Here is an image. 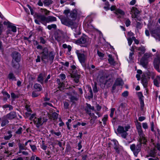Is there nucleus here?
<instances>
[{
    "mask_svg": "<svg viewBox=\"0 0 160 160\" xmlns=\"http://www.w3.org/2000/svg\"><path fill=\"white\" fill-rule=\"evenodd\" d=\"M41 54V60L44 63L46 64L49 62L51 64L53 62L55 55L54 52L51 51L48 53V48H44L43 49Z\"/></svg>",
    "mask_w": 160,
    "mask_h": 160,
    "instance_id": "nucleus-1",
    "label": "nucleus"
},
{
    "mask_svg": "<svg viewBox=\"0 0 160 160\" xmlns=\"http://www.w3.org/2000/svg\"><path fill=\"white\" fill-rule=\"evenodd\" d=\"M61 21L63 24L70 27L72 29H76L78 27L77 24L73 22L72 20L70 19L68 17H63L61 19Z\"/></svg>",
    "mask_w": 160,
    "mask_h": 160,
    "instance_id": "nucleus-2",
    "label": "nucleus"
},
{
    "mask_svg": "<svg viewBox=\"0 0 160 160\" xmlns=\"http://www.w3.org/2000/svg\"><path fill=\"white\" fill-rule=\"evenodd\" d=\"M37 17L38 19H40V22L45 25L47 23L56 21L57 20L56 17L51 16L46 17L43 15H38Z\"/></svg>",
    "mask_w": 160,
    "mask_h": 160,
    "instance_id": "nucleus-3",
    "label": "nucleus"
},
{
    "mask_svg": "<svg viewBox=\"0 0 160 160\" xmlns=\"http://www.w3.org/2000/svg\"><path fill=\"white\" fill-rule=\"evenodd\" d=\"M130 128V126L128 125L123 127L121 126H119L117 131L118 133L120 134L121 136L123 138H126L127 136L128 135V133L127 132V131Z\"/></svg>",
    "mask_w": 160,
    "mask_h": 160,
    "instance_id": "nucleus-4",
    "label": "nucleus"
},
{
    "mask_svg": "<svg viewBox=\"0 0 160 160\" xmlns=\"http://www.w3.org/2000/svg\"><path fill=\"white\" fill-rule=\"evenodd\" d=\"M75 43L84 47H87L89 44L88 41V38L86 36H82L80 39L76 40Z\"/></svg>",
    "mask_w": 160,
    "mask_h": 160,
    "instance_id": "nucleus-5",
    "label": "nucleus"
},
{
    "mask_svg": "<svg viewBox=\"0 0 160 160\" xmlns=\"http://www.w3.org/2000/svg\"><path fill=\"white\" fill-rule=\"evenodd\" d=\"M142 143L140 142L139 144L136 145L134 144L130 145V148L136 157L137 156L138 152L141 150Z\"/></svg>",
    "mask_w": 160,
    "mask_h": 160,
    "instance_id": "nucleus-6",
    "label": "nucleus"
},
{
    "mask_svg": "<svg viewBox=\"0 0 160 160\" xmlns=\"http://www.w3.org/2000/svg\"><path fill=\"white\" fill-rule=\"evenodd\" d=\"M48 119L45 118H35L33 120V122L34 124L36 125V127L39 128L40 126L42 125L43 124L47 122Z\"/></svg>",
    "mask_w": 160,
    "mask_h": 160,
    "instance_id": "nucleus-7",
    "label": "nucleus"
},
{
    "mask_svg": "<svg viewBox=\"0 0 160 160\" xmlns=\"http://www.w3.org/2000/svg\"><path fill=\"white\" fill-rule=\"evenodd\" d=\"M76 52L79 61L81 63H84L87 59V55L80 52L79 51L77 50Z\"/></svg>",
    "mask_w": 160,
    "mask_h": 160,
    "instance_id": "nucleus-8",
    "label": "nucleus"
},
{
    "mask_svg": "<svg viewBox=\"0 0 160 160\" xmlns=\"http://www.w3.org/2000/svg\"><path fill=\"white\" fill-rule=\"evenodd\" d=\"M151 34L156 39L160 41V27L153 29L151 32Z\"/></svg>",
    "mask_w": 160,
    "mask_h": 160,
    "instance_id": "nucleus-9",
    "label": "nucleus"
},
{
    "mask_svg": "<svg viewBox=\"0 0 160 160\" xmlns=\"http://www.w3.org/2000/svg\"><path fill=\"white\" fill-rule=\"evenodd\" d=\"M138 132L139 137V142L141 143L145 144L147 140L142 130L138 131Z\"/></svg>",
    "mask_w": 160,
    "mask_h": 160,
    "instance_id": "nucleus-10",
    "label": "nucleus"
},
{
    "mask_svg": "<svg viewBox=\"0 0 160 160\" xmlns=\"http://www.w3.org/2000/svg\"><path fill=\"white\" fill-rule=\"evenodd\" d=\"M159 55H160V53H159ZM153 64L154 68L158 72H160V69L159 68L160 58L158 57H157V58H155L154 60Z\"/></svg>",
    "mask_w": 160,
    "mask_h": 160,
    "instance_id": "nucleus-11",
    "label": "nucleus"
},
{
    "mask_svg": "<svg viewBox=\"0 0 160 160\" xmlns=\"http://www.w3.org/2000/svg\"><path fill=\"white\" fill-rule=\"evenodd\" d=\"M135 49L137 51H139L138 52V56L139 57H140L142 54H143L146 51L145 47L143 46H141L138 47H135Z\"/></svg>",
    "mask_w": 160,
    "mask_h": 160,
    "instance_id": "nucleus-12",
    "label": "nucleus"
},
{
    "mask_svg": "<svg viewBox=\"0 0 160 160\" xmlns=\"http://www.w3.org/2000/svg\"><path fill=\"white\" fill-rule=\"evenodd\" d=\"M8 28V30L6 32V33L7 35H8L9 34H11V32H15L17 31L16 27L13 25L12 23L11 25H9Z\"/></svg>",
    "mask_w": 160,
    "mask_h": 160,
    "instance_id": "nucleus-13",
    "label": "nucleus"
},
{
    "mask_svg": "<svg viewBox=\"0 0 160 160\" xmlns=\"http://www.w3.org/2000/svg\"><path fill=\"white\" fill-rule=\"evenodd\" d=\"M11 56L12 58V60L15 61H20L21 60V55L17 52H14L11 54Z\"/></svg>",
    "mask_w": 160,
    "mask_h": 160,
    "instance_id": "nucleus-14",
    "label": "nucleus"
},
{
    "mask_svg": "<svg viewBox=\"0 0 160 160\" xmlns=\"http://www.w3.org/2000/svg\"><path fill=\"white\" fill-rule=\"evenodd\" d=\"M7 118L12 120L16 118V113L15 112H11L5 116Z\"/></svg>",
    "mask_w": 160,
    "mask_h": 160,
    "instance_id": "nucleus-15",
    "label": "nucleus"
},
{
    "mask_svg": "<svg viewBox=\"0 0 160 160\" xmlns=\"http://www.w3.org/2000/svg\"><path fill=\"white\" fill-rule=\"evenodd\" d=\"M91 110H94V108L93 106H91L90 104L86 103V106L85 108V110L87 114H88L91 112Z\"/></svg>",
    "mask_w": 160,
    "mask_h": 160,
    "instance_id": "nucleus-16",
    "label": "nucleus"
},
{
    "mask_svg": "<svg viewBox=\"0 0 160 160\" xmlns=\"http://www.w3.org/2000/svg\"><path fill=\"white\" fill-rule=\"evenodd\" d=\"M77 12L76 10L74 9L72 11L70 14V17L72 18L73 21L76 20L77 18Z\"/></svg>",
    "mask_w": 160,
    "mask_h": 160,
    "instance_id": "nucleus-17",
    "label": "nucleus"
},
{
    "mask_svg": "<svg viewBox=\"0 0 160 160\" xmlns=\"http://www.w3.org/2000/svg\"><path fill=\"white\" fill-rule=\"evenodd\" d=\"M20 61H15L14 60H12L11 65L12 67L15 69H17L19 68V62Z\"/></svg>",
    "mask_w": 160,
    "mask_h": 160,
    "instance_id": "nucleus-18",
    "label": "nucleus"
},
{
    "mask_svg": "<svg viewBox=\"0 0 160 160\" xmlns=\"http://www.w3.org/2000/svg\"><path fill=\"white\" fill-rule=\"evenodd\" d=\"M5 116H4L2 118L1 126L2 127H4L8 124L9 122Z\"/></svg>",
    "mask_w": 160,
    "mask_h": 160,
    "instance_id": "nucleus-19",
    "label": "nucleus"
},
{
    "mask_svg": "<svg viewBox=\"0 0 160 160\" xmlns=\"http://www.w3.org/2000/svg\"><path fill=\"white\" fill-rule=\"evenodd\" d=\"M140 63L143 67L146 68L148 65V61L147 60L142 58L140 61Z\"/></svg>",
    "mask_w": 160,
    "mask_h": 160,
    "instance_id": "nucleus-20",
    "label": "nucleus"
},
{
    "mask_svg": "<svg viewBox=\"0 0 160 160\" xmlns=\"http://www.w3.org/2000/svg\"><path fill=\"white\" fill-rule=\"evenodd\" d=\"M25 108L28 112L25 113V115L27 117H29L31 115L32 112V110L30 108V106L26 104L25 106Z\"/></svg>",
    "mask_w": 160,
    "mask_h": 160,
    "instance_id": "nucleus-21",
    "label": "nucleus"
},
{
    "mask_svg": "<svg viewBox=\"0 0 160 160\" xmlns=\"http://www.w3.org/2000/svg\"><path fill=\"white\" fill-rule=\"evenodd\" d=\"M71 77L74 78L75 82L78 83L79 82V76L77 74H71Z\"/></svg>",
    "mask_w": 160,
    "mask_h": 160,
    "instance_id": "nucleus-22",
    "label": "nucleus"
},
{
    "mask_svg": "<svg viewBox=\"0 0 160 160\" xmlns=\"http://www.w3.org/2000/svg\"><path fill=\"white\" fill-rule=\"evenodd\" d=\"M113 147L114 149L115 150L116 152L118 153L119 152V151L118 149L119 147L118 146V143L117 141L113 140Z\"/></svg>",
    "mask_w": 160,
    "mask_h": 160,
    "instance_id": "nucleus-23",
    "label": "nucleus"
},
{
    "mask_svg": "<svg viewBox=\"0 0 160 160\" xmlns=\"http://www.w3.org/2000/svg\"><path fill=\"white\" fill-rule=\"evenodd\" d=\"M154 84L157 87L159 86V84L160 83V76H157L156 78L154 80Z\"/></svg>",
    "mask_w": 160,
    "mask_h": 160,
    "instance_id": "nucleus-24",
    "label": "nucleus"
},
{
    "mask_svg": "<svg viewBox=\"0 0 160 160\" xmlns=\"http://www.w3.org/2000/svg\"><path fill=\"white\" fill-rule=\"evenodd\" d=\"M109 58L108 59L109 63L111 65H114L115 63V62L114 58H112V56L111 54L108 55Z\"/></svg>",
    "mask_w": 160,
    "mask_h": 160,
    "instance_id": "nucleus-25",
    "label": "nucleus"
},
{
    "mask_svg": "<svg viewBox=\"0 0 160 160\" xmlns=\"http://www.w3.org/2000/svg\"><path fill=\"white\" fill-rule=\"evenodd\" d=\"M45 76V74L40 73L38 76L37 78L38 81L40 82L41 84H42L43 82V78Z\"/></svg>",
    "mask_w": 160,
    "mask_h": 160,
    "instance_id": "nucleus-26",
    "label": "nucleus"
},
{
    "mask_svg": "<svg viewBox=\"0 0 160 160\" xmlns=\"http://www.w3.org/2000/svg\"><path fill=\"white\" fill-rule=\"evenodd\" d=\"M131 12L132 13H133L135 16V18H137L138 14L139 13V11L136 8L133 7L131 9Z\"/></svg>",
    "mask_w": 160,
    "mask_h": 160,
    "instance_id": "nucleus-27",
    "label": "nucleus"
},
{
    "mask_svg": "<svg viewBox=\"0 0 160 160\" xmlns=\"http://www.w3.org/2000/svg\"><path fill=\"white\" fill-rule=\"evenodd\" d=\"M145 75H142V83L144 86V87H145L147 86L148 82L147 79L146 78H145Z\"/></svg>",
    "mask_w": 160,
    "mask_h": 160,
    "instance_id": "nucleus-28",
    "label": "nucleus"
},
{
    "mask_svg": "<svg viewBox=\"0 0 160 160\" xmlns=\"http://www.w3.org/2000/svg\"><path fill=\"white\" fill-rule=\"evenodd\" d=\"M115 83L117 86H122L123 82L121 78H118L116 79Z\"/></svg>",
    "mask_w": 160,
    "mask_h": 160,
    "instance_id": "nucleus-29",
    "label": "nucleus"
},
{
    "mask_svg": "<svg viewBox=\"0 0 160 160\" xmlns=\"http://www.w3.org/2000/svg\"><path fill=\"white\" fill-rule=\"evenodd\" d=\"M114 12L116 14H120L122 16H124L125 14L123 11L119 8L116 9V11Z\"/></svg>",
    "mask_w": 160,
    "mask_h": 160,
    "instance_id": "nucleus-30",
    "label": "nucleus"
},
{
    "mask_svg": "<svg viewBox=\"0 0 160 160\" xmlns=\"http://www.w3.org/2000/svg\"><path fill=\"white\" fill-rule=\"evenodd\" d=\"M8 78L9 79L12 80L16 81L17 80L14 74L12 72H10L8 74Z\"/></svg>",
    "mask_w": 160,
    "mask_h": 160,
    "instance_id": "nucleus-31",
    "label": "nucleus"
},
{
    "mask_svg": "<svg viewBox=\"0 0 160 160\" xmlns=\"http://www.w3.org/2000/svg\"><path fill=\"white\" fill-rule=\"evenodd\" d=\"M156 151L157 150L155 149L151 150L149 153V156L152 157H155L157 153Z\"/></svg>",
    "mask_w": 160,
    "mask_h": 160,
    "instance_id": "nucleus-32",
    "label": "nucleus"
},
{
    "mask_svg": "<svg viewBox=\"0 0 160 160\" xmlns=\"http://www.w3.org/2000/svg\"><path fill=\"white\" fill-rule=\"evenodd\" d=\"M53 1L52 0H44L43 2L45 6H48L52 4Z\"/></svg>",
    "mask_w": 160,
    "mask_h": 160,
    "instance_id": "nucleus-33",
    "label": "nucleus"
},
{
    "mask_svg": "<svg viewBox=\"0 0 160 160\" xmlns=\"http://www.w3.org/2000/svg\"><path fill=\"white\" fill-rule=\"evenodd\" d=\"M2 93L3 96L4 97L3 98V100L5 101L7 100L8 98H10V95L8 94L6 92L2 91Z\"/></svg>",
    "mask_w": 160,
    "mask_h": 160,
    "instance_id": "nucleus-34",
    "label": "nucleus"
},
{
    "mask_svg": "<svg viewBox=\"0 0 160 160\" xmlns=\"http://www.w3.org/2000/svg\"><path fill=\"white\" fill-rule=\"evenodd\" d=\"M58 114L56 112H53L50 116L51 118L53 120H55L58 118Z\"/></svg>",
    "mask_w": 160,
    "mask_h": 160,
    "instance_id": "nucleus-35",
    "label": "nucleus"
},
{
    "mask_svg": "<svg viewBox=\"0 0 160 160\" xmlns=\"http://www.w3.org/2000/svg\"><path fill=\"white\" fill-rule=\"evenodd\" d=\"M50 132L52 135H55L57 136H60L61 134V133L60 132L58 131L56 132L53 130H51L50 131Z\"/></svg>",
    "mask_w": 160,
    "mask_h": 160,
    "instance_id": "nucleus-36",
    "label": "nucleus"
},
{
    "mask_svg": "<svg viewBox=\"0 0 160 160\" xmlns=\"http://www.w3.org/2000/svg\"><path fill=\"white\" fill-rule=\"evenodd\" d=\"M67 94L68 95L70 96V97L69 98V99L71 102H72L73 103L74 102L76 101H77L78 100V99L76 97L73 96L72 95H71L69 93H67Z\"/></svg>",
    "mask_w": 160,
    "mask_h": 160,
    "instance_id": "nucleus-37",
    "label": "nucleus"
},
{
    "mask_svg": "<svg viewBox=\"0 0 160 160\" xmlns=\"http://www.w3.org/2000/svg\"><path fill=\"white\" fill-rule=\"evenodd\" d=\"M34 87L35 89H37L38 91H41L42 90V86L40 84L38 83L35 84Z\"/></svg>",
    "mask_w": 160,
    "mask_h": 160,
    "instance_id": "nucleus-38",
    "label": "nucleus"
},
{
    "mask_svg": "<svg viewBox=\"0 0 160 160\" xmlns=\"http://www.w3.org/2000/svg\"><path fill=\"white\" fill-rule=\"evenodd\" d=\"M19 149L22 150H26L27 149V148L23 144L21 143H19L18 144Z\"/></svg>",
    "mask_w": 160,
    "mask_h": 160,
    "instance_id": "nucleus-39",
    "label": "nucleus"
},
{
    "mask_svg": "<svg viewBox=\"0 0 160 160\" xmlns=\"http://www.w3.org/2000/svg\"><path fill=\"white\" fill-rule=\"evenodd\" d=\"M88 114L89 115V116L91 118V120H93L94 121H95L97 118V116H95V115L94 113H92L91 112Z\"/></svg>",
    "mask_w": 160,
    "mask_h": 160,
    "instance_id": "nucleus-40",
    "label": "nucleus"
},
{
    "mask_svg": "<svg viewBox=\"0 0 160 160\" xmlns=\"http://www.w3.org/2000/svg\"><path fill=\"white\" fill-rule=\"evenodd\" d=\"M2 108L4 109L9 108V111L12 110L13 108L12 106L10 104H5L2 106Z\"/></svg>",
    "mask_w": 160,
    "mask_h": 160,
    "instance_id": "nucleus-41",
    "label": "nucleus"
},
{
    "mask_svg": "<svg viewBox=\"0 0 160 160\" xmlns=\"http://www.w3.org/2000/svg\"><path fill=\"white\" fill-rule=\"evenodd\" d=\"M62 47L64 48H68L69 52H70L72 49V47L70 45H67L66 44H64L62 45Z\"/></svg>",
    "mask_w": 160,
    "mask_h": 160,
    "instance_id": "nucleus-42",
    "label": "nucleus"
},
{
    "mask_svg": "<svg viewBox=\"0 0 160 160\" xmlns=\"http://www.w3.org/2000/svg\"><path fill=\"white\" fill-rule=\"evenodd\" d=\"M57 26L55 24H52L51 25H48L47 26V28L49 30H51L52 28L56 29Z\"/></svg>",
    "mask_w": 160,
    "mask_h": 160,
    "instance_id": "nucleus-43",
    "label": "nucleus"
},
{
    "mask_svg": "<svg viewBox=\"0 0 160 160\" xmlns=\"http://www.w3.org/2000/svg\"><path fill=\"white\" fill-rule=\"evenodd\" d=\"M8 133L9 134V135L5 136L4 137V138L5 140H8L12 136V135L11 134V131H9L8 132Z\"/></svg>",
    "mask_w": 160,
    "mask_h": 160,
    "instance_id": "nucleus-44",
    "label": "nucleus"
},
{
    "mask_svg": "<svg viewBox=\"0 0 160 160\" xmlns=\"http://www.w3.org/2000/svg\"><path fill=\"white\" fill-rule=\"evenodd\" d=\"M136 127L138 131L142 130L141 124L140 122H138L136 124Z\"/></svg>",
    "mask_w": 160,
    "mask_h": 160,
    "instance_id": "nucleus-45",
    "label": "nucleus"
},
{
    "mask_svg": "<svg viewBox=\"0 0 160 160\" xmlns=\"http://www.w3.org/2000/svg\"><path fill=\"white\" fill-rule=\"evenodd\" d=\"M40 10L42 12H44V14L46 15L49 14L50 11L46 9L41 8V9Z\"/></svg>",
    "mask_w": 160,
    "mask_h": 160,
    "instance_id": "nucleus-46",
    "label": "nucleus"
},
{
    "mask_svg": "<svg viewBox=\"0 0 160 160\" xmlns=\"http://www.w3.org/2000/svg\"><path fill=\"white\" fill-rule=\"evenodd\" d=\"M150 57V55L149 54L146 53L144 54V56L142 57V58L148 61V59Z\"/></svg>",
    "mask_w": 160,
    "mask_h": 160,
    "instance_id": "nucleus-47",
    "label": "nucleus"
},
{
    "mask_svg": "<svg viewBox=\"0 0 160 160\" xmlns=\"http://www.w3.org/2000/svg\"><path fill=\"white\" fill-rule=\"evenodd\" d=\"M64 87V84L63 82H61L58 84V88L60 90L63 89Z\"/></svg>",
    "mask_w": 160,
    "mask_h": 160,
    "instance_id": "nucleus-48",
    "label": "nucleus"
},
{
    "mask_svg": "<svg viewBox=\"0 0 160 160\" xmlns=\"http://www.w3.org/2000/svg\"><path fill=\"white\" fill-rule=\"evenodd\" d=\"M22 127H20L16 132L15 133L17 134H22Z\"/></svg>",
    "mask_w": 160,
    "mask_h": 160,
    "instance_id": "nucleus-49",
    "label": "nucleus"
},
{
    "mask_svg": "<svg viewBox=\"0 0 160 160\" xmlns=\"http://www.w3.org/2000/svg\"><path fill=\"white\" fill-rule=\"evenodd\" d=\"M125 23L126 26L128 27L130 25L131 21L129 19L126 18L125 22Z\"/></svg>",
    "mask_w": 160,
    "mask_h": 160,
    "instance_id": "nucleus-50",
    "label": "nucleus"
},
{
    "mask_svg": "<svg viewBox=\"0 0 160 160\" xmlns=\"http://www.w3.org/2000/svg\"><path fill=\"white\" fill-rule=\"evenodd\" d=\"M105 5L106 6L104 7V8L106 10H108L109 9V3L108 2H107L105 3Z\"/></svg>",
    "mask_w": 160,
    "mask_h": 160,
    "instance_id": "nucleus-51",
    "label": "nucleus"
},
{
    "mask_svg": "<svg viewBox=\"0 0 160 160\" xmlns=\"http://www.w3.org/2000/svg\"><path fill=\"white\" fill-rule=\"evenodd\" d=\"M108 118V115H105L104 116L103 118L102 119V120L103 122V124H105Z\"/></svg>",
    "mask_w": 160,
    "mask_h": 160,
    "instance_id": "nucleus-52",
    "label": "nucleus"
},
{
    "mask_svg": "<svg viewBox=\"0 0 160 160\" xmlns=\"http://www.w3.org/2000/svg\"><path fill=\"white\" fill-rule=\"evenodd\" d=\"M38 15H41V14H37L36 15V19H35V22L37 24H38V25H40V19H38V17H37V16Z\"/></svg>",
    "mask_w": 160,
    "mask_h": 160,
    "instance_id": "nucleus-53",
    "label": "nucleus"
},
{
    "mask_svg": "<svg viewBox=\"0 0 160 160\" xmlns=\"http://www.w3.org/2000/svg\"><path fill=\"white\" fill-rule=\"evenodd\" d=\"M70 10L69 9H67L65 10L63 12V13L66 15L67 17L66 18L68 17V14H70Z\"/></svg>",
    "mask_w": 160,
    "mask_h": 160,
    "instance_id": "nucleus-54",
    "label": "nucleus"
},
{
    "mask_svg": "<svg viewBox=\"0 0 160 160\" xmlns=\"http://www.w3.org/2000/svg\"><path fill=\"white\" fill-rule=\"evenodd\" d=\"M31 148L32 151L35 152L37 150V148L35 145H32L31 144H29Z\"/></svg>",
    "mask_w": 160,
    "mask_h": 160,
    "instance_id": "nucleus-55",
    "label": "nucleus"
},
{
    "mask_svg": "<svg viewBox=\"0 0 160 160\" xmlns=\"http://www.w3.org/2000/svg\"><path fill=\"white\" fill-rule=\"evenodd\" d=\"M88 90L89 91V92L90 93L91 98H92L93 97V95L92 89L91 87L88 88Z\"/></svg>",
    "mask_w": 160,
    "mask_h": 160,
    "instance_id": "nucleus-56",
    "label": "nucleus"
},
{
    "mask_svg": "<svg viewBox=\"0 0 160 160\" xmlns=\"http://www.w3.org/2000/svg\"><path fill=\"white\" fill-rule=\"evenodd\" d=\"M43 105L44 107H46L47 105H48V106H50L52 107H53V106L51 103H49V102H45L43 103Z\"/></svg>",
    "mask_w": 160,
    "mask_h": 160,
    "instance_id": "nucleus-57",
    "label": "nucleus"
},
{
    "mask_svg": "<svg viewBox=\"0 0 160 160\" xmlns=\"http://www.w3.org/2000/svg\"><path fill=\"white\" fill-rule=\"evenodd\" d=\"M93 90L94 92L96 93L98 92V90L97 89V87L96 84H95L93 88Z\"/></svg>",
    "mask_w": 160,
    "mask_h": 160,
    "instance_id": "nucleus-58",
    "label": "nucleus"
},
{
    "mask_svg": "<svg viewBox=\"0 0 160 160\" xmlns=\"http://www.w3.org/2000/svg\"><path fill=\"white\" fill-rule=\"evenodd\" d=\"M115 110V109L114 108H112L111 109V112L110 114V116L111 118H112L113 116L114 112Z\"/></svg>",
    "mask_w": 160,
    "mask_h": 160,
    "instance_id": "nucleus-59",
    "label": "nucleus"
},
{
    "mask_svg": "<svg viewBox=\"0 0 160 160\" xmlns=\"http://www.w3.org/2000/svg\"><path fill=\"white\" fill-rule=\"evenodd\" d=\"M124 104L123 103H121L118 108V109H119V110H122L124 108Z\"/></svg>",
    "mask_w": 160,
    "mask_h": 160,
    "instance_id": "nucleus-60",
    "label": "nucleus"
},
{
    "mask_svg": "<svg viewBox=\"0 0 160 160\" xmlns=\"http://www.w3.org/2000/svg\"><path fill=\"white\" fill-rule=\"evenodd\" d=\"M138 95L139 100L143 99V96L141 92H138Z\"/></svg>",
    "mask_w": 160,
    "mask_h": 160,
    "instance_id": "nucleus-61",
    "label": "nucleus"
},
{
    "mask_svg": "<svg viewBox=\"0 0 160 160\" xmlns=\"http://www.w3.org/2000/svg\"><path fill=\"white\" fill-rule=\"evenodd\" d=\"M97 54L98 56L101 58H103L104 57V54L98 51H97Z\"/></svg>",
    "mask_w": 160,
    "mask_h": 160,
    "instance_id": "nucleus-62",
    "label": "nucleus"
},
{
    "mask_svg": "<svg viewBox=\"0 0 160 160\" xmlns=\"http://www.w3.org/2000/svg\"><path fill=\"white\" fill-rule=\"evenodd\" d=\"M59 77L62 80L65 79L66 78V75L64 74H61L59 75Z\"/></svg>",
    "mask_w": 160,
    "mask_h": 160,
    "instance_id": "nucleus-63",
    "label": "nucleus"
},
{
    "mask_svg": "<svg viewBox=\"0 0 160 160\" xmlns=\"http://www.w3.org/2000/svg\"><path fill=\"white\" fill-rule=\"evenodd\" d=\"M38 95L39 94L35 92H32V96L33 98L37 97H38Z\"/></svg>",
    "mask_w": 160,
    "mask_h": 160,
    "instance_id": "nucleus-64",
    "label": "nucleus"
}]
</instances>
